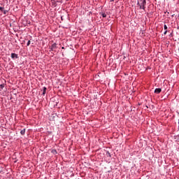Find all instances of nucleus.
<instances>
[{
    "instance_id": "4",
    "label": "nucleus",
    "mask_w": 179,
    "mask_h": 179,
    "mask_svg": "<svg viewBox=\"0 0 179 179\" xmlns=\"http://www.w3.org/2000/svg\"><path fill=\"white\" fill-rule=\"evenodd\" d=\"M56 48H57V44L56 43L52 44L51 46L52 51H53V50H55Z\"/></svg>"
},
{
    "instance_id": "10",
    "label": "nucleus",
    "mask_w": 179,
    "mask_h": 179,
    "mask_svg": "<svg viewBox=\"0 0 179 179\" xmlns=\"http://www.w3.org/2000/svg\"><path fill=\"white\" fill-rule=\"evenodd\" d=\"M30 43H31V41H28L27 45V46L30 45Z\"/></svg>"
},
{
    "instance_id": "2",
    "label": "nucleus",
    "mask_w": 179,
    "mask_h": 179,
    "mask_svg": "<svg viewBox=\"0 0 179 179\" xmlns=\"http://www.w3.org/2000/svg\"><path fill=\"white\" fill-rule=\"evenodd\" d=\"M11 58L13 59H17V55L15 53H11Z\"/></svg>"
},
{
    "instance_id": "6",
    "label": "nucleus",
    "mask_w": 179,
    "mask_h": 179,
    "mask_svg": "<svg viewBox=\"0 0 179 179\" xmlns=\"http://www.w3.org/2000/svg\"><path fill=\"white\" fill-rule=\"evenodd\" d=\"M0 87L1 90H3L5 87V85L3 84L0 85Z\"/></svg>"
},
{
    "instance_id": "8",
    "label": "nucleus",
    "mask_w": 179,
    "mask_h": 179,
    "mask_svg": "<svg viewBox=\"0 0 179 179\" xmlns=\"http://www.w3.org/2000/svg\"><path fill=\"white\" fill-rule=\"evenodd\" d=\"M106 16H107V15H106V13H102V17H106Z\"/></svg>"
},
{
    "instance_id": "5",
    "label": "nucleus",
    "mask_w": 179,
    "mask_h": 179,
    "mask_svg": "<svg viewBox=\"0 0 179 179\" xmlns=\"http://www.w3.org/2000/svg\"><path fill=\"white\" fill-rule=\"evenodd\" d=\"M47 92V87H43V95H45Z\"/></svg>"
},
{
    "instance_id": "14",
    "label": "nucleus",
    "mask_w": 179,
    "mask_h": 179,
    "mask_svg": "<svg viewBox=\"0 0 179 179\" xmlns=\"http://www.w3.org/2000/svg\"><path fill=\"white\" fill-rule=\"evenodd\" d=\"M0 173H2V168L0 167Z\"/></svg>"
},
{
    "instance_id": "11",
    "label": "nucleus",
    "mask_w": 179,
    "mask_h": 179,
    "mask_svg": "<svg viewBox=\"0 0 179 179\" xmlns=\"http://www.w3.org/2000/svg\"><path fill=\"white\" fill-rule=\"evenodd\" d=\"M164 35H166V34H167V30H166V31L164 32Z\"/></svg>"
},
{
    "instance_id": "15",
    "label": "nucleus",
    "mask_w": 179,
    "mask_h": 179,
    "mask_svg": "<svg viewBox=\"0 0 179 179\" xmlns=\"http://www.w3.org/2000/svg\"><path fill=\"white\" fill-rule=\"evenodd\" d=\"M3 10V8L0 7V10Z\"/></svg>"
},
{
    "instance_id": "1",
    "label": "nucleus",
    "mask_w": 179,
    "mask_h": 179,
    "mask_svg": "<svg viewBox=\"0 0 179 179\" xmlns=\"http://www.w3.org/2000/svg\"><path fill=\"white\" fill-rule=\"evenodd\" d=\"M137 4L140 6V9L145 10L146 0H138Z\"/></svg>"
},
{
    "instance_id": "9",
    "label": "nucleus",
    "mask_w": 179,
    "mask_h": 179,
    "mask_svg": "<svg viewBox=\"0 0 179 179\" xmlns=\"http://www.w3.org/2000/svg\"><path fill=\"white\" fill-rule=\"evenodd\" d=\"M6 13H8V10H3V14H4V15H6Z\"/></svg>"
},
{
    "instance_id": "16",
    "label": "nucleus",
    "mask_w": 179,
    "mask_h": 179,
    "mask_svg": "<svg viewBox=\"0 0 179 179\" xmlns=\"http://www.w3.org/2000/svg\"><path fill=\"white\" fill-rule=\"evenodd\" d=\"M24 132H25V129H24Z\"/></svg>"
},
{
    "instance_id": "12",
    "label": "nucleus",
    "mask_w": 179,
    "mask_h": 179,
    "mask_svg": "<svg viewBox=\"0 0 179 179\" xmlns=\"http://www.w3.org/2000/svg\"><path fill=\"white\" fill-rule=\"evenodd\" d=\"M20 134L23 135V130H21Z\"/></svg>"
},
{
    "instance_id": "13",
    "label": "nucleus",
    "mask_w": 179,
    "mask_h": 179,
    "mask_svg": "<svg viewBox=\"0 0 179 179\" xmlns=\"http://www.w3.org/2000/svg\"><path fill=\"white\" fill-rule=\"evenodd\" d=\"M20 134L23 135V130H21Z\"/></svg>"
},
{
    "instance_id": "17",
    "label": "nucleus",
    "mask_w": 179,
    "mask_h": 179,
    "mask_svg": "<svg viewBox=\"0 0 179 179\" xmlns=\"http://www.w3.org/2000/svg\"><path fill=\"white\" fill-rule=\"evenodd\" d=\"M178 50H179V48H178Z\"/></svg>"
},
{
    "instance_id": "7",
    "label": "nucleus",
    "mask_w": 179,
    "mask_h": 179,
    "mask_svg": "<svg viewBox=\"0 0 179 179\" xmlns=\"http://www.w3.org/2000/svg\"><path fill=\"white\" fill-rule=\"evenodd\" d=\"M164 29L165 30H167L168 27H167V25H166V24H164Z\"/></svg>"
},
{
    "instance_id": "3",
    "label": "nucleus",
    "mask_w": 179,
    "mask_h": 179,
    "mask_svg": "<svg viewBox=\"0 0 179 179\" xmlns=\"http://www.w3.org/2000/svg\"><path fill=\"white\" fill-rule=\"evenodd\" d=\"M155 92L159 94V93L162 92V88H155Z\"/></svg>"
}]
</instances>
